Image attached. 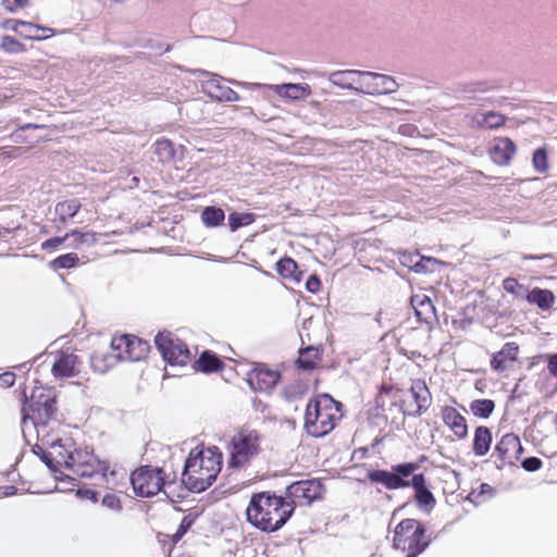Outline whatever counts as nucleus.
I'll return each mask as SVG.
<instances>
[{
  "instance_id": "nucleus-1",
  "label": "nucleus",
  "mask_w": 557,
  "mask_h": 557,
  "mask_svg": "<svg viewBox=\"0 0 557 557\" xmlns=\"http://www.w3.org/2000/svg\"><path fill=\"white\" fill-rule=\"evenodd\" d=\"M37 438L41 444H36L33 447V453L40 457L41 461L54 474L57 480H73L70 475H64L62 472L58 475V467L64 466L81 478L91 479L98 476L111 487L125 486L128 480L135 495L139 496V486L136 484L139 479V468L133 470L127 478V471L124 468L116 466L110 468L108 461L100 460L94 455L92 449L87 446L78 447L71 437H58L50 433H40L37 434Z\"/></svg>"
},
{
  "instance_id": "nucleus-2",
  "label": "nucleus",
  "mask_w": 557,
  "mask_h": 557,
  "mask_svg": "<svg viewBox=\"0 0 557 557\" xmlns=\"http://www.w3.org/2000/svg\"><path fill=\"white\" fill-rule=\"evenodd\" d=\"M292 516L293 508L286 497L272 491L253 493L246 508L247 521L265 533L283 528Z\"/></svg>"
},
{
  "instance_id": "nucleus-3",
  "label": "nucleus",
  "mask_w": 557,
  "mask_h": 557,
  "mask_svg": "<svg viewBox=\"0 0 557 557\" xmlns=\"http://www.w3.org/2000/svg\"><path fill=\"white\" fill-rule=\"evenodd\" d=\"M223 455L215 446L190 450L182 473V482L194 493L209 488L222 470Z\"/></svg>"
},
{
  "instance_id": "nucleus-4",
  "label": "nucleus",
  "mask_w": 557,
  "mask_h": 557,
  "mask_svg": "<svg viewBox=\"0 0 557 557\" xmlns=\"http://www.w3.org/2000/svg\"><path fill=\"white\" fill-rule=\"evenodd\" d=\"M343 416L342 403L329 394H318L306 406L304 429L310 436L323 437L335 429Z\"/></svg>"
},
{
  "instance_id": "nucleus-5",
  "label": "nucleus",
  "mask_w": 557,
  "mask_h": 557,
  "mask_svg": "<svg viewBox=\"0 0 557 557\" xmlns=\"http://www.w3.org/2000/svg\"><path fill=\"white\" fill-rule=\"evenodd\" d=\"M24 405L22 408V431L25 434L29 428L35 429L36 434L50 433V423H57L54 416L57 412L55 397L46 394L44 388H35L28 398L24 392Z\"/></svg>"
},
{
  "instance_id": "nucleus-6",
  "label": "nucleus",
  "mask_w": 557,
  "mask_h": 557,
  "mask_svg": "<svg viewBox=\"0 0 557 557\" xmlns=\"http://www.w3.org/2000/svg\"><path fill=\"white\" fill-rule=\"evenodd\" d=\"M261 441L258 430L246 425L235 430L226 445L228 468L243 469L249 466L262 450Z\"/></svg>"
},
{
  "instance_id": "nucleus-7",
  "label": "nucleus",
  "mask_w": 557,
  "mask_h": 557,
  "mask_svg": "<svg viewBox=\"0 0 557 557\" xmlns=\"http://www.w3.org/2000/svg\"><path fill=\"white\" fill-rule=\"evenodd\" d=\"M431 543L425 525L411 518L403 519L394 530L393 546L406 553V557H418Z\"/></svg>"
},
{
  "instance_id": "nucleus-8",
  "label": "nucleus",
  "mask_w": 557,
  "mask_h": 557,
  "mask_svg": "<svg viewBox=\"0 0 557 557\" xmlns=\"http://www.w3.org/2000/svg\"><path fill=\"white\" fill-rule=\"evenodd\" d=\"M139 339L136 336L127 334L114 335L110 343L112 352H96L91 356L90 362L95 371L99 373L107 372L119 361H138L139 352H137Z\"/></svg>"
},
{
  "instance_id": "nucleus-9",
  "label": "nucleus",
  "mask_w": 557,
  "mask_h": 557,
  "mask_svg": "<svg viewBox=\"0 0 557 557\" xmlns=\"http://www.w3.org/2000/svg\"><path fill=\"white\" fill-rule=\"evenodd\" d=\"M420 465L417 462H403L393 465L391 470L370 469L367 472V480L370 484L382 486L387 491L409 487L408 478H410Z\"/></svg>"
},
{
  "instance_id": "nucleus-10",
  "label": "nucleus",
  "mask_w": 557,
  "mask_h": 557,
  "mask_svg": "<svg viewBox=\"0 0 557 557\" xmlns=\"http://www.w3.org/2000/svg\"><path fill=\"white\" fill-rule=\"evenodd\" d=\"M154 343L163 359L170 366L184 367L191 360V352L187 344L171 332H160Z\"/></svg>"
},
{
  "instance_id": "nucleus-11",
  "label": "nucleus",
  "mask_w": 557,
  "mask_h": 557,
  "mask_svg": "<svg viewBox=\"0 0 557 557\" xmlns=\"http://www.w3.org/2000/svg\"><path fill=\"white\" fill-rule=\"evenodd\" d=\"M324 486L319 480H300L293 482L285 490V497L293 508L310 506L313 502L321 499Z\"/></svg>"
},
{
  "instance_id": "nucleus-12",
  "label": "nucleus",
  "mask_w": 557,
  "mask_h": 557,
  "mask_svg": "<svg viewBox=\"0 0 557 557\" xmlns=\"http://www.w3.org/2000/svg\"><path fill=\"white\" fill-rule=\"evenodd\" d=\"M407 396L403 399L401 413L420 417L432 404V394L423 379H411Z\"/></svg>"
},
{
  "instance_id": "nucleus-13",
  "label": "nucleus",
  "mask_w": 557,
  "mask_h": 557,
  "mask_svg": "<svg viewBox=\"0 0 557 557\" xmlns=\"http://www.w3.org/2000/svg\"><path fill=\"white\" fill-rule=\"evenodd\" d=\"M440 419L454 441H465L469 435L467 418L456 408L444 405L440 408Z\"/></svg>"
},
{
  "instance_id": "nucleus-14",
  "label": "nucleus",
  "mask_w": 557,
  "mask_h": 557,
  "mask_svg": "<svg viewBox=\"0 0 557 557\" xmlns=\"http://www.w3.org/2000/svg\"><path fill=\"white\" fill-rule=\"evenodd\" d=\"M281 380V372L270 368L265 363L256 364L247 373V382L253 391L269 392L275 387Z\"/></svg>"
},
{
  "instance_id": "nucleus-15",
  "label": "nucleus",
  "mask_w": 557,
  "mask_h": 557,
  "mask_svg": "<svg viewBox=\"0 0 557 557\" xmlns=\"http://www.w3.org/2000/svg\"><path fill=\"white\" fill-rule=\"evenodd\" d=\"M523 451L521 441L515 433H506L495 446V455L504 466H513Z\"/></svg>"
},
{
  "instance_id": "nucleus-16",
  "label": "nucleus",
  "mask_w": 557,
  "mask_h": 557,
  "mask_svg": "<svg viewBox=\"0 0 557 557\" xmlns=\"http://www.w3.org/2000/svg\"><path fill=\"white\" fill-rule=\"evenodd\" d=\"M520 346L516 342L504 344L502 349L493 354L490 367L493 371L503 373L519 360Z\"/></svg>"
},
{
  "instance_id": "nucleus-17",
  "label": "nucleus",
  "mask_w": 557,
  "mask_h": 557,
  "mask_svg": "<svg viewBox=\"0 0 557 557\" xmlns=\"http://www.w3.org/2000/svg\"><path fill=\"white\" fill-rule=\"evenodd\" d=\"M169 457L170 450L168 447L159 442L149 441L146 443L144 451L141 453V466L145 468L164 470Z\"/></svg>"
},
{
  "instance_id": "nucleus-18",
  "label": "nucleus",
  "mask_w": 557,
  "mask_h": 557,
  "mask_svg": "<svg viewBox=\"0 0 557 557\" xmlns=\"http://www.w3.org/2000/svg\"><path fill=\"white\" fill-rule=\"evenodd\" d=\"M165 470L145 468L141 466V497L159 494L168 481Z\"/></svg>"
},
{
  "instance_id": "nucleus-19",
  "label": "nucleus",
  "mask_w": 557,
  "mask_h": 557,
  "mask_svg": "<svg viewBox=\"0 0 557 557\" xmlns=\"http://www.w3.org/2000/svg\"><path fill=\"white\" fill-rule=\"evenodd\" d=\"M405 396H407V393L403 388L394 384L384 383L381 385L379 393L376 394L375 404L382 410H385L388 407H397L401 412V404Z\"/></svg>"
},
{
  "instance_id": "nucleus-20",
  "label": "nucleus",
  "mask_w": 557,
  "mask_h": 557,
  "mask_svg": "<svg viewBox=\"0 0 557 557\" xmlns=\"http://www.w3.org/2000/svg\"><path fill=\"white\" fill-rule=\"evenodd\" d=\"M77 356L73 352L60 351L52 363L51 373L55 379L72 377L77 374Z\"/></svg>"
},
{
  "instance_id": "nucleus-21",
  "label": "nucleus",
  "mask_w": 557,
  "mask_h": 557,
  "mask_svg": "<svg viewBox=\"0 0 557 557\" xmlns=\"http://www.w3.org/2000/svg\"><path fill=\"white\" fill-rule=\"evenodd\" d=\"M408 478L409 487L414 490V499L420 507L432 508L435 505V498L426 486L423 473L412 474Z\"/></svg>"
},
{
  "instance_id": "nucleus-22",
  "label": "nucleus",
  "mask_w": 557,
  "mask_h": 557,
  "mask_svg": "<svg viewBox=\"0 0 557 557\" xmlns=\"http://www.w3.org/2000/svg\"><path fill=\"white\" fill-rule=\"evenodd\" d=\"M414 314L420 322L431 324L435 319V307L431 298L424 294H414L410 298Z\"/></svg>"
},
{
  "instance_id": "nucleus-23",
  "label": "nucleus",
  "mask_w": 557,
  "mask_h": 557,
  "mask_svg": "<svg viewBox=\"0 0 557 557\" xmlns=\"http://www.w3.org/2000/svg\"><path fill=\"white\" fill-rule=\"evenodd\" d=\"M517 147L508 137H500L491 150L492 160L498 165H507L516 154Z\"/></svg>"
},
{
  "instance_id": "nucleus-24",
  "label": "nucleus",
  "mask_w": 557,
  "mask_h": 557,
  "mask_svg": "<svg viewBox=\"0 0 557 557\" xmlns=\"http://www.w3.org/2000/svg\"><path fill=\"white\" fill-rule=\"evenodd\" d=\"M224 368L225 364L222 359L212 350L202 351L193 363V369L201 373L220 372Z\"/></svg>"
},
{
  "instance_id": "nucleus-25",
  "label": "nucleus",
  "mask_w": 557,
  "mask_h": 557,
  "mask_svg": "<svg viewBox=\"0 0 557 557\" xmlns=\"http://www.w3.org/2000/svg\"><path fill=\"white\" fill-rule=\"evenodd\" d=\"M281 98L289 100H302L310 96L311 89L307 84H280L271 87Z\"/></svg>"
},
{
  "instance_id": "nucleus-26",
  "label": "nucleus",
  "mask_w": 557,
  "mask_h": 557,
  "mask_svg": "<svg viewBox=\"0 0 557 557\" xmlns=\"http://www.w3.org/2000/svg\"><path fill=\"white\" fill-rule=\"evenodd\" d=\"M184 147L176 149L174 144L168 138H160L153 145V152L162 163H172L181 159Z\"/></svg>"
},
{
  "instance_id": "nucleus-27",
  "label": "nucleus",
  "mask_w": 557,
  "mask_h": 557,
  "mask_svg": "<svg viewBox=\"0 0 557 557\" xmlns=\"http://www.w3.org/2000/svg\"><path fill=\"white\" fill-rule=\"evenodd\" d=\"M493 442V435L490 428L485 425H479L474 429L472 440V453L476 457H483L487 455L491 449Z\"/></svg>"
},
{
  "instance_id": "nucleus-28",
  "label": "nucleus",
  "mask_w": 557,
  "mask_h": 557,
  "mask_svg": "<svg viewBox=\"0 0 557 557\" xmlns=\"http://www.w3.org/2000/svg\"><path fill=\"white\" fill-rule=\"evenodd\" d=\"M322 361V350L314 346H308L299 350L296 367L304 371H312Z\"/></svg>"
},
{
  "instance_id": "nucleus-29",
  "label": "nucleus",
  "mask_w": 557,
  "mask_h": 557,
  "mask_svg": "<svg viewBox=\"0 0 557 557\" xmlns=\"http://www.w3.org/2000/svg\"><path fill=\"white\" fill-rule=\"evenodd\" d=\"M207 92L211 98L219 101L235 102L240 100V96L235 90L222 84L219 79L207 82Z\"/></svg>"
},
{
  "instance_id": "nucleus-30",
  "label": "nucleus",
  "mask_w": 557,
  "mask_h": 557,
  "mask_svg": "<svg viewBox=\"0 0 557 557\" xmlns=\"http://www.w3.org/2000/svg\"><path fill=\"white\" fill-rule=\"evenodd\" d=\"M276 271L284 280L295 283L302 280V271L298 269L297 262L290 257L281 258L276 262Z\"/></svg>"
},
{
  "instance_id": "nucleus-31",
  "label": "nucleus",
  "mask_w": 557,
  "mask_h": 557,
  "mask_svg": "<svg viewBox=\"0 0 557 557\" xmlns=\"http://www.w3.org/2000/svg\"><path fill=\"white\" fill-rule=\"evenodd\" d=\"M21 37L30 40H44L55 34L54 29L23 21Z\"/></svg>"
},
{
  "instance_id": "nucleus-32",
  "label": "nucleus",
  "mask_w": 557,
  "mask_h": 557,
  "mask_svg": "<svg viewBox=\"0 0 557 557\" xmlns=\"http://www.w3.org/2000/svg\"><path fill=\"white\" fill-rule=\"evenodd\" d=\"M495 401L488 398L473 399L469 404L470 412L479 419H488L495 410Z\"/></svg>"
},
{
  "instance_id": "nucleus-33",
  "label": "nucleus",
  "mask_w": 557,
  "mask_h": 557,
  "mask_svg": "<svg viewBox=\"0 0 557 557\" xmlns=\"http://www.w3.org/2000/svg\"><path fill=\"white\" fill-rule=\"evenodd\" d=\"M525 299L530 304H535L539 308L546 310L553 306L555 297L550 290L535 287L528 292Z\"/></svg>"
},
{
  "instance_id": "nucleus-34",
  "label": "nucleus",
  "mask_w": 557,
  "mask_h": 557,
  "mask_svg": "<svg viewBox=\"0 0 557 557\" xmlns=\"http://www.w3.org/2000/svg\"><path fill=\"white\" fill-rule=\"evenodd\" d=\"M81 209V202L77 199H70L58 202L54 211L61 223L65 224L70 219L74 218Z\"/></svg>"
},
{
  "instance_id": "nucleus-35",
  "label": "nucleus",
  "mask_w": 557,
  "mask_h": 557,
  "mask_svg": "<svg viewBox=\"0 0 557 557\" xmlns=\"http://www.w3.org/2000/svg\"><path fill=\"white\" fill-rule=\"evenodd\" d=\"M224 220V210L219 207L209 206L201 212V221L207 227L220 226L223 224Z\"/></svg>"
},
{
  "instance_id": "nucleus-36",
  "label": "nucleus",
  "mask_w": 557,
  "mask_h": 557,
  "mask_svg": "<svg viewBox=\"0 0 557 557\" xmlns=\"http://www.w3.org/2000/svg\"><path fill=\"white\" fill-rule=\"evenodd\" d=\"M532 165L537 173L545 174L549 169L547 150L545 147L537 148L532 156Z\"/></svg>"
},
{
  "instance_id": "nucleus-37",
  "label": "nucleus",
  "mask_w": 557,
  "mask_h": 557,
  "mask_svg": "<svg viewBox=\"0 0 557 557\" xmlns=\"http://www.w3.org/2000/svg\"><path fill=\"white\" fill-rule=\"evenodd\" d=\"M255 222V215L252 213H237L233 212L228 215V226L231 231L235 232L242 226L250 225Z\"/></svg>"
},
{
  "instance_id": "nucleus-38",
  "label": "nucleus",
  "mask_w": 557,
  "mask_h": 557,
  "mask_svg": "<svg viewBox=\"0 0 557 557\" xmlns=\"http://www.w3.org/2000/svg\"><path fill=\"white\" fill-rule=\"evenodd\" d=\"M503 288L516 298H525L528 289L524 285L520 284L515 277H507L503 281Z\"/></svg>"
},
{
  "instance_id": "nucleus-39",
  "label": "nucleus",
  "mask_w": 557,
  "mask_h": 557,
  "mask_svg": "<svg viewBox=\"0 0 557 557\" xmlns=\"http://www.w3.org/2000/svg\"><path fill=\"white\" fill-rule=\"evenodd\" d=\"M493 495V488L487 483H482L480 485L479 490H472L468 496L467 499L471 503L479 505L483 502H485L487 498H490Z\"/></svg>"
},
{
  "instance_id": "nucleus-40",
  "label": "nucleus",
  "mask_w": 557,
  "mask_h": 557,
  "mask_svg": "<svg viewBox=\"0 0 557 557\" xmlns=\"http://www.w3.org/2000/svg\"><path fill=\"white\" fill-rule=\"evenodd\" d=\"M78 256L74 252H69L62 256H59L51 262V267L54 270L60 269H71L78 263Z\"/></svg>"
},
{
  "instance_id": "nucleus-41",
  "label": "nucleus",
  "mask_w": 557,
  "mask_h": 557,
  "mask_svg": "<svg viewBox=\"0 0 557 557\" xmlns=\"http://www.w3.org/2000/svg\"><path fill=\"white\" fill-rule=\"evenodd\" d=\"M197 519V515L188 513L183 517L176 532L172 535L173 543H177L187 533Z\"/></svg>"
},
{
  "instance_id": "nucleus-42",
  "label": "nucleus",
  "mask_w": 557,
  "mask_h": 557,
  "mask_svg": "<svg viewBox=\"0 0 557 557\" xmlns=\"http://www.w3.org/2000/svg\"><path fill=\"white\" fill-rule=\"evenodd\" d=\"M67 238H73L75 248H78L84 244L90 246L96 242L95 235L88 232L82 233L78 231H72L67 233Z\"/></svg>"
},
{
  "instance_id": "nucleus-43",
  "label": "nucleus",
  "mask_w": 557,
  "mask_h": 557,
  "mask_svg": "<svg viewBox=\"0 0 557 557\" xmlns=\"http://www.w3.org/2000/svg\"><path fill=\"white\" fill-rule=\"evenodd\" d=\"M506 121L507 117L505 115L493 111L487 112L486 114H484L483 117V123L485 124L486 127L491 129L504 126Z\"/></svg>"
},
{
  "instance_id": "nucleus-44",
  "label": "nucleus",
  "mask_w": 557,
  "mask_h": 557,
  "mask_svg": "<svg viewBox=\"0 0 557 557\" xmlns=\"http://www.w3.org/2000/svg\"><path fill=\"white\" fill-rule=\"evenodd\" d=\"M369 75H372L375 79L382 81L383 87L379 92H393L396 90L397 83L394 78L382 74L369 73Z\"/></svg>"
},
{
  "instance_id": "nucleus-45",
  "label": "nucleus",
  "mask_w": 557,
  "mask_h": 557,
  "mask_svg": "<svg viewBox=\"0 0 557 557\" xmlns=\"http://www.w3.org/2000/svg\"><path fill=\"white\" fill-rule=\"evenodd\" d=\"M0 46L5 52L15 53L21 51V44L11 36L2 37Z\"/></svg>"
},
{
  "instance_id": "nucleus-46",
  "label": "nucleus",
  "mask_w": 557,
  "mask_h": 557,
  "mask_svg": "<svg viewBox=\"0 0 557 557\" xmlns=\"http://www.w3.org/2000/svg\"><path fill=\"white\" fill-rule=\"evenodd\" d=\"M67 238V233L63 237H52L47 240H45L41 244V249L49 251V250H55L58 249Z\"/></svg>"
},
{
  "instance_id": "nucleus-47",
  "label": "nucleus",
  "mask_w": 557,
  "mask_h": 557,
  "mask_svg": "<svg viewBox=\"0 0 557 557\" xmlns=\"http://www.w3.org/2000/svg\"><path fill=\"white\" fill-rule=\"evenodd\" d=\"M543 461L537 457H528L522 461V468L528 472H534L542 468Z\"/></svg>"
},
{
  "instance_id": "nucleus-48",
  "label": "nucleus",
  "mask_w": 557,
  "mask_h": 557,
  "mask_svg": "<svg viewBox=\"0 0 557 557\" xmlns=\"http://www.w3.org/2000/svg\"><path fill=\"white\" fill-rule=\"evenodd\" d=\"M23 25V21L15 18H8L2 23V26L7 30H12L21 36V29Z\"/></svg>"
},
{
  "instance_id": "nucleus-49",
  "label": "nucleus",
  "mask_w": 557,
  "mask_h": 557,
  "mask_svg": "<svg viewBox=\"0 0 557 557\" xmlns=\"http://www.w3.org/2000/svg\"><path fill=\"white\" fill-rule=\"evenodd\" d=\"M28 0H2L3 7L10 11L15 12L16 10L27 5Z\"/></svg>"
},
{
  "instance_id": "nucleus-50",
  "label": "nucleus",
  "mask_w": 557,
  "mask_h": 557,
  "mask_svg": "<svg viewBox=\"0 0 557 557\" xmlns=\"http://www.w3.org/2000/svg\"><path fill=\"white\" fill-rule=\"evenodd\" d=\"M102 505L110 509L117 510L120 509V498L113 494H107L102 498Z\"/></svg>"
},
{
  "instance_id": "nucleus-51",
  "label": "nucleus",
  "mask_w": 557,
  "mask_h": 557,
  "mask_svg": "<svg viewBox=\"0 0 557 557\" xmlns=\"http://www.w3.org/2000/svg\"><path fill=\"white\" fill-rule=\"evenodd\" d=\"M548 373L557 379V352L545 356Z\"/></svg>"
},
{
  "instance_id": "nucleus-52",
  "label": "nucleus",
  "mask_w": 557,
  "mask_h": 557,
  "mask_svg": "<svg viewBox=\"0 0 557 557\" xmlns=\"http://www.w3.org/2000/svg\"><path fill=\"white\" fill-rule=\"evenodd\" d=\"M306 288L310 292V293H318L321 288V281L320 278L318 277V275L313 274V275H310L308 278H307V282H306Z\"/></svg>"
},
{
  "instance_id": "nucleus-53",
  "label": "nucleus",
  "mask_w": 557,
  "mask_h": 557,
  "mask_svg": "<svg viewBox=\"0 0 557 557\" xmlns=\"http://www.w3.org/2000/svg\"><path fill=\"white\" fill-rule=\"evenodd\" d=\"M15 382V374L13 372H4L0 374V386L11 387Z\"/></svg>"
},
{
  "instance_id": "nucleus-54",
  "label": "nucleus",
  "mask_w": 557,
  "mask_h": 557,
  "mask_svg": "<svg viewBox=\"0 0 557 557\" xmlns=\"http://www.w3.org/2000/svg\"><path fill=\"white\" fill-rule=\"evenodd\" d=\"M76 495L81 498L90 499L92 502H97V493L92 490L88 488H78L76 491Z\"/></svg>"
},
{
  "instance_id": "nucleus-55",
  "label": "nucleus",
  "mask_w": 557,
  "mask_h": 557,
  "mask_svg": "<svg viewBox=\"0 0 557 557\" xmlns=\"http://www.w3.org/2000/svg\"><path fill=\"white\" fill-rule=\"evenodd\" d=\"M0 490H1L0 496H3V497L13 496L17 492V488L13 485L3 486Z\"/></svg>"
},
{
  "instance_id": "nucleus-56",
  "label": "nucleus",
  "mask_w": 557,
  "mask_h": 557,
  "mask_svg": "<svg viewBox=\"0 0 557 557\" xmlns=\"http://www.w3.org/2000/svg\"><path fill=\"white\" fill-rule=\"evenodd\" d=\"M146 47L149 48L148 45ZM150 50H151L149 52L150 54H162L169 50V46L168 45H159L157 48L150 47Z\"/></svg>"
},
{
  "instance_id": "nucleus-57",
  "label": "nucleus",
  "mask_w": 557,
  "mask_h": 557,
  "mask_svg": "<svg viewBox=\"0 0 557 557\" xmlns=\"http://www.w3.org/2000/svg\"><path fill=\"white\" fill-rule=\"evenodd\" d=\"M535 259H539V258L535 257V256H531V255H523L522 256V260H535Z\"/></svg>"
},
{
  "instance_id": "nucleus-58",
  "label": "nucleus",
  "mask_w": 557,
  "mask_h": 557,
  "mask_svg": "<svg viewBox=\"0 0 557 557\" xmlns=\"http://www.w3.org/2000/svg\"><path fill=\"white\" fill-rule=\"evenodd\" d=\"M169 557H190V556L187 554H184V553H180V554H174V555L170 554Z\"/></svg>"
},
{
  "instance_id": "nucleus-59",
  "label": "nucleus",
  "mask_w": 557,
  "mask_h": 557,
  "mask_svg": "<svg viewBox=\"0 0 557 557\" xmlns=\"http://www.w3.org/2000/svg\"><path fill=\"white\" fill-rule=\"evenodd\" d=\"M409 127H410L409 125H403V126H400V131L405 133L404 129L409 128Z\"/></svg>"
},
{
  "instance_id": "nucleus-60",
  "label": "nucleus",
  "mask_w": 557,
  "mask_h": 557,
  "mask_svg": "<svg viewBox=\"0 0 557 557\" xmlns=\"http://www.w3.org/2000/svg\"><path fill=\"white\" fill-rule=\"evenodd\" d=\"M26 127L29 128V127H38V126L37 125H33V124H27Z\"/></svg>"
},
{
  "instance_id": "nucleus-61",
  "label": "nucleus",
  "mask_w": 557,
  "mask_h": 557,
  "mask_svg": "<svg viewBox=\"0 0 557 557\" xmlns=\"http://www.w3.org/2000/svg\"><path fill=\"white\" fill-rule=\"evenodd\" d=\"M20 368H26V363L20 364Z\"/></svg>"
}]
</instances>
